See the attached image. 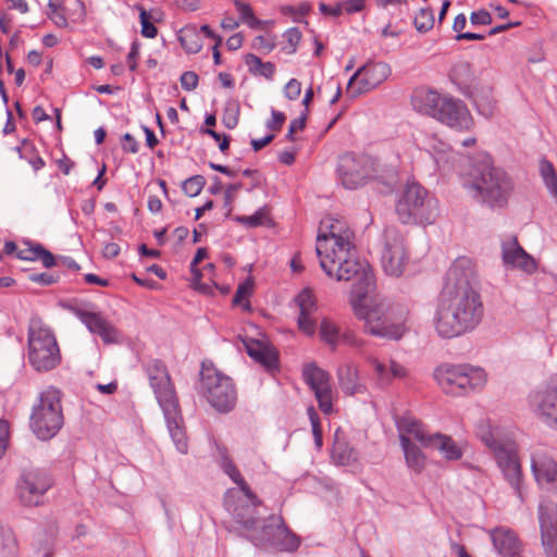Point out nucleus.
Returning <instances> with one entry per match:
<instances>
[{
	"label": "nucleus",
	"instance_id": "55",
	"mask_svg": "<svg viewBox=\"0 0 557 557\" xmlns=\"http://www.w3.org/2000/svg\"><path fill=\"white\" fill-rule=\"evenodd\" d=\"M37 261H40L46 268H52L57 264L55 257L42 245H38Z\"/></svg>",
	"mask_w": 557,
	"mask_h": 557
},
{
	"label": "nucleus",
	"instance_id": "33",
	"mask_svg": "<svg viewBox=\"0 0 557 557\" xmlns=\"http://www.w3.org/2000/svg\"><path fill=\"white\" fill-rule=\"evenodd\" d=\"M449 77L461 92H467L474 81L471 64L467 61L457 62L451 67Z\"/></svg>",
	"mask_w": 557,
	"mask_h": 557
},
{
	"label": "nucleus",
	"instance_id": "61",
	"mask_svg": "<svg viewBox=\"0 0 557 557\" xmlns=\"http://www.w3.org/2000/svg\"><path fill=\"white\" fill-rule=\"evenodd\" d=\"M470 21L473 25H487L492 23V16L487 11L472 12Z\"/></svg>",
	"mask_w": 557,
	"mask_h": 557
},
{
	"label": "nucleus",
	"instance_id": "39",
	"mask_svg": "<svg viewBox=\"0 0 557 557\" xmlns=\"http://www.w3.org/2000/svg\"><path fill=\"white\" fill-rule=\"evenodd\" d=\"M245 63L248 66L250 73L255 75H261L265 78H272L275 73V66L271 62H262V60L255 54H247Z\"/></svg>",
	"mask_w": 557,
	"mask_h": 557
},
{
	"label": "nucleus",
	"instance_id": "24",
	"mask_svg": "<svg viewBox=\"0 0 557 557\" xmlns=\"http://www.w3.org/2000/svg\"><path fill=\"white\" fill-rule=\"evenodd\" d=\"M170 436L181 454H187L188 440L186 436L184 420L182 417L180 404L162 408Z\"/></svg>",
	"mask_w": 557,
	"mask_h": 557
},
{
	"label": "nucleus",
	"instance_id": "44",
	"mask_svg": "<svg viewBox=\"0 0 557 557\" xmlns=\"http://www.w3.org/2000/svg\"><path fill=\"white\" fill-rule=\"evenodd\" d=\"M299 313L312 314L317 309L315 299L310 289L301 290L295 299Z\"/></svg>",
	"mask_w": 557,
	"mask_h": 557
},
{
	"label": "nucleus",
	"instance_id": "52",
	"mask_svg": "<svg viewBox=\"0 0 557 557\" xmlns=\"http://www.w3.org/2000/svg\"><path fill=\"white\" fill-rule=\"evenodd\" d=\"M298 326L307 335H313L315 332V322L311 314L299 313Z\"/></svg>",
	"mask_w": 557,
	"mask_h": 557
},
{
	"label": "nucleus",
	"instance_id": "23",
	"mask_svg": "<svg viewBox=\"0 0 557 557\" xmlns=\"http://www.w3.org/2000/svg\"><path fill=\"white\" fill-rule=\"evenodd\" d=\"M502 257L506 265L520 269L528 274L536 271L535 260L519 245L516 237L502 243Z\"/></svg>",
	"mask_w": 557,
	"mask_h": 557
},
{
	"label": "nucleus",
	"instance_id": "21",
	"mask_svg": "<svg viewBox=\"0 0 557 557\" xmlns=\"http://www.w3.org/2000/svg\"><path fill=\"white\" fill-rule=\"evenodd\" d=\"M531 470L540 485H546L557 492V462L543 448L531 455Z\"/></svg>",
	"mask_w": 557,
	"mask_h": 557
},
{
	"label": "nucleus",
	"instance_id": "60",
	"mask_svg": "<svg viewBox=\"0 0 557 557\" xmlns=\"http://www.w3.org/2000/svg\"><path fill=\"white\" fill-rule=\"evenodd\" d=\"M122 149L125 152L137 153L139 144L129 133H126L122 138Z\"/></svg>",
	"mask_w": 557,
	"mask_h": 557
},
{
	"label": "nucleus",
	"instance_id": "19",
	"mask_svg": "<svg viewBox=\"0 0 557 557\" xmlns=\"http://www.w3.org/2000/svg\"><path fill=\"white\" fill-rule=\"evenodd\" d=\"M435 119L451 128L460 131L469 129L473 123L467 106L461 100L451 97H444Z\"/></svg>",
	"mask_w": 557,
	"mask_h": 557
},
{
	"label": "nucleus",
	"instance_id": "20",
	"mask_svg": "<svg viewBox=\"0 0 557 557\" xmlns=\"http://www.w3.org/2000/svg\"><path fill=\"white\" fill-rule=\"evenodd\" d=\"M70 310L81 320L90 333L99 335L103 343L113 344L117 342L119 333L116 329L99 312L87 310L78 306L71 307Z\"/></svg>",
	"mask_w": 557,
	"mask_h": 557
},
{
	"label": "nucleus",
	"instance_id": "28",
	"mask_svg": "<svg viewBox=\"0 0 557 557\" xmlns=\"http://www.w3.org/2000/svg\"><path fill=\"white\" fill-rule=\"evenodd\" d=\"M244 346L250 358L271 371L277 367V355L273 347L262 341L247 339Z\"/></svg>",
	"mask_w": 557,
	"mask_h": 557
},
{
	"label": "nucleus",
	"instance_id": "10",
	"mask_svg": "<svg viewBox=\"0 0 557 557\" xmlns=\"http://www.w3.org/2000/svg\"><path fill=\"white\" fill-rule=\"evenodd\" d=\"M403 223L432 224L438 215L437 201L419 184H409L396 206Z\"/></svg>",
	"mask_w": 557,
	"mask_h": 557
},
{
	"label": "nucleus",
	"instance_id": "49",
	"mask_svg": "<svg viewBox=\"0 0 557 557\" xmlns=\"http://www.w3.org/2000/svg\"><path fill=\"white\" fill-rule=\"evenodd\" d=\"M139 17H140L141 34H143V36H145L147 38H154L157 36L158 29L150 22V16L146 12V10L140 9Z\"/></svg>",
	"mask_w": 557,
	"mask_h": 557
},
{
	"label": "nucleus",
	"instance_id": "64",
	"mask_svg": "<svg viewBox=\"0 0 557 557\" xmlns=\"http://www.w3.org/2000/svg\"><path fill=\"white\" fill-rule=\"evenodd\" d=\"M366 0H346L342 4V10L344 9L347 13H356L360 12L364 8Z\"/></svg>",
	"mask_w": 557,
	"mask_h": 557
},
{
	"label": "nucleus",
	"instance_id": "43",
	"mask_svg": "<svg viewBox=\"0 0 557 557\" xmlns=\"http://www.w3.org/2000/svg\"><path fill=\"white\" fill-rule=\"evenodd\" d=\"M67 21L72 23H84L86 18V8L81 0H66Z\"/></svg>",
	"mask_w": 557,
	"mask_h": 557
},
{
	"label": "nucleus",
	"instance_id": "22",
	"mask_svg": "<svg viewBox=\"0 0 557 557\" xmlns=\"http://www.w3.org/2000/svg\"><path fill=\"white\" fill-rule=\"evenodd\" d=\"M354 233L346 223L338 219L326 218L321 221L317 245L326 244L330 246L355 245Z\"/></svg>",
	"mask_w": 557,
	"mask_h": 557
},
{
	"label": "nucleus",
	"instance_id": "4",
	"mask_svg": "<svg viewBox=\"0 0 557 557\" xmlns=\"http://www.w3.org/2000/svg\"><path fill=\"white\" fill-rule=\"evenodd\" d=\"M463 187L478 201L503 206L511 190V183L502 169L493 165L490 156L481 154L466 173Z\"/></svg>",
	"mask_w": 557,
	"mask_h": 557
},
{
	"label": "nucleus",
	"instance_id": "48",
	"mask_svg": "<svg viewBox=\"0 0 557 557\" xmlns=\"http://www.w3.org/2000/svg\"><path fill=\"white\" fill-rule=\"evenodd\" d=\"M283 37L287 41V46H285L283 49L289 54L295 53L301 39L300 30L296 27L288 28L284 33Z\"/></svg>",
	"mask_w": 557,
	"mask_h": 557
},
{
	"label": "nucleus",
	"instance_id": "35",
	"mask_svg": "<svg viewBox=\"0 0 557 557\" xmlns=\"http://www.w3.org/2000/svg\"><path fill=\"white\" fill-rule=\"evenodd\" d=\"M429 447L440 450L447 460H458L462 456L460 447L453 438L441 433L432 434V441Z\"/></svg>",
	"mask_w": 557,
	"mask_h": 557
},
{
	"label": "nucleus",
	"instance_id": "37",
	"mask_svg": "<svg viewBox=\"0 0 557 557\" xmlns=\"http://www.w3.org/2000/svg\"><path fill=\"white\" fill-rule=\"evenodd\" d=\"M319 337L332 351H335L341 342L342 334L334 321L324 318L319 325Z\"/></svg>",
	"mask_w": 557,
	"mask_h": 557
},
{
	"label": "nucleus",
	"instance_id": "62",
	"mask_svg": "<svg viewBox=\"0 0 557 557\" xmlns=\"http://www.w3.org/2000/svg\"><path fill=\"white\" fill-rule=\"evenodd\" d=\"M29 280L42 286H49L57 282L55 277L49 273H33L29 275Z\"/></svg>",
	"mask_w": 557,
	"mask_h": 557
},
{
	"label": "nucleus",
	"instance_id": "58",
	"mask_svg": "<svg viewBox=\"0 0 557 557\" xmlns=\"http://www.w3.org/2000/svg\"><path fill=\"white\" fill-rule=\"evenodd\" d=\"M341 341L355 348H361L364 345V341L352 331H345Z\"/></svg>",
	"mask_w": 557,
	"mask_h": 557
},
{
	"label": "nucleus",
	"instance_id": "34",
	"mask_svg": "<svg viewBox=\"0 0 557 557\" xmlns=\"http://www.w3.org/2000/svg\"><path fill=\"white\" fill-rule=\"evenodd\" d=\"M400 446L407 467L414 473H421L425 468L426 457L420 447L414 443H409L406 438H401Z\"/></svg>",
	"mask_w": 557,
	"mask_h": 557
},
{
	"label": "nucleus",
	"instance_id": "32",
	"mask_svg": "<svg viewBox=\"0 0 557 557\" xmlns=\"http://www.w3.org/2000/svg\"><path fill=\"white\" fill-rule=\"evenodd\" d=\"M283 520L278 517H271L267 522H260L253 527V530L246 534V537L256 546L268 547L271 537L275 534L277 523Z\"/></svg>",
	"mask_w": 557,
	"mask_h": 557
},
{
	"label": "nucleus",
	"instance_id": "59",
	"mask_svg": "<svg viewBox=\"0 0 557 557\" xmlns=\"http://www.w3.org/2000/svg\"><path fill=\"white\" fill-rule=\"evenodd\" d=\"M252 47L264 53H269L273 50L274 44L267 37L259 35L253 39Z\"/></svg>",
	"mask_w": 557,
	"mask_h": 557
},
{
	"label": "nucleus",
	"instance_id": "30",
	"mask_svg": "<svg viewBox=\"0 0 557 557\" xmlns=\"http://www.w3.org/2000/svg\"><path fill=\"white\" fill-rule=\"evenodd\" d=\"M331 457L338 466H350L358 460V453L348 445L339 429H337L334 434V444Z\"/></svg>",
	"mask_w": 557,
	"mask_h": 557
},
{
	"label": "nucleus",
	"instance_id": "41",
	"mask_svg": "<svg viewBox=\"0 0 557 557\" xmlns=\"http://www.w3.org/2000/svg\"><path fill=\"white\" fill-rule=\"evenodd\" d=\"M234 5L236 7V9L240 15V21L243 23H246L250 28H253V29L262 27L264 22L258 20L255 16L251 7L248 3H245L240 0H235Z\"/></svg>",
	"mask_w": 557,
	"mask_h": 557
},
{
	"label": "nucleus",
	"instance_id": "8",
	"mask_svg": "<svg viewBox=\"0 0 557 557\" xmlns=\"http://www.w3.org/2000/svg\"><path fill=\"white\" fill-rule=\"evenodd\" d=\"M434 376L446 394L462 395L481 389L487 382L484 369L463 364H442L434 371Z\"/></svg>",
	"mask_w": 557,
	"mask_h": 557
},
{
	"label": "nucleus",
	"instance_id": "26",
	"mask_svg": "<svg viewBox=\"0 0 557 557\" xmlns=\"http://www.w3.org/2000/svg\"><path fill=\"white\" fill-rule=\"evenodd\" d=\"M399 441L406 438L409 443L417 441L423 447H429L432 434H429L423 424L411 416H404L397 421Z\"/></svg>",
	"mask_w": 557,
	"mask_h": 557
},
{
	"label": "nucleus",
	"instance_id": "15",
	"mask_svg": "<svg viewBox=\"0 0 557 557\" xmlns=\"http://www.w3.org/2000/svg\"><path fill=\"white\" fill-rule=\"evenodd\" d=\"M391 75V67L384 62L367 63L349 78L347 90L352 97L366 94L379 87Z\"/></svg>",
	"mask_w": 557,
	"mask_h": 557
},
{
	"label": "nucleus",
	"instance_id": "1",
	"mask_svg": "<svg viewBox=\"0 0 557 557\" xmlns=\"http://www.w3.org/2000/svg\"><path fill=\"white\" fill-rule=\"evenodd\" d=\"M315 250L327 276L352 282L349 305L355 318L363 323V331L387 339L401 338L406 331L407 310L391 305L382 297H368L374 286V276L370 264L360 260L356 246L319 244Z\"/></svg>",
	"mask_w": 557,
	"mask_h": 557
},
{
	"label": "nucleus",
	"instance_id": "36",
	"mask_svg": "<svg viewBox=\"0 0 557 557\" xmlns=\"http://www.w3.org/2000/svg\"><path fill=\"white\" fill-rule=\"evenodd\" d=\"M178 40L187 53H198L203 46L202 35L196 25H186L178 33Z\"/></svg>",
	"mask_w": 557,
	"mask_h": 557
},
{
	"label": "nucleus",
	"instance_id": "46",
	"mask_svg": "<svg viewBox=\"0 0 557 557\" xmlns=\"http://www.w3.org/2000/svg\"><path fill=\"white\" fill-rule=\"evenodd\" d=\"M253 289V283L250 280H247L246 282L239 284L237 287V290L233 298L234 305H243V307L247 310L250 309V305L248 302L243 304V299L249 297Z\"/></svg>",
	"mask_w": 557,
	"mask_h": 557
},
{
	"label": "nucleus",
	"instance_id": "5",
	"mask_svg": "<svg viewBox=\"0 0 557 557\" xmlns=\"http://www.w3.org/2000/svg\"><path fill=\"white\" fill-rule=\"evenodd\" d=\"M478 436L493 451L505 480L522 500V471L516 443L509 437H504L498 428H492L488 424L479 425Z\"/></svg>",
	"mask_w": 557,
	"mask_h": 557
},
{
	"label": "nucleus",
	"instance_id": "13",
	"mask_svg": "<svg viewBox=\"0 0 557 557\" xmlns=\"http://www.w3.org/2000/svg\"><path fill=\"white\" fill-rule=\"evenodd\" d=\"M52 486V479L41 469H26L21 473L16 493L24 506H39L46 492Z\"/></svg>",
	"mask_w": 557,
	"mask_h": 557
},
{
	"label": "nucleus",
	"instance_id": "2",
	"mask_svg": "<svg viewBox=\"0 0 557 557\" xmlns=\"http://www.w3.org/2000/svg\"><path fill=\"white\" fill-rule=\"evenodd\" d=\"M475 269L471 259L460 257L449 268L434 314V327L442 338H455L473 331L483 317V305L474 289Z\"/></svg>",
	"mask_w": 557,
	"mask_h": 557
},
{
	"label": "nucleus",
	"instance_id": "63",
	"mask_svg": "<svg viewBox=\"0 0 557 557\" xmlns=\"http://www.w3.org/2000/svg\"><path fill=\"white\" fill-rule=\"evenodd\" d=\"M9 441V426L7 421L0 420V458L4 454Z\"/></svg>",
	"mask_w": 557,
	"mask_h": 557
},
{
	"label": "nucleus",
	"instance_id": "27",
	"mask_svg": "<svg viewBox=\"0 0 557 557\" xmlns=\"http://www.w3.org/2000/svg\"><path fill=\"white\" fill-rule=\"evenodd\" d=\"M442 101H444V97L436 90L423 87L416 89L411 97L412 107L417 112L434 119L442 106Z\"/></svg>",
	"mask_w": 557,
	"mask_h": 557
},
{
	"label": "nucleus",
	"instance_id": "42",
	"mask_svg": "<svg viewBox=\"0 0 557 557\" xmlns=\"http://www.w3.org/2000/svg\"><path fill=\"white\" fill-rule=\"evenodd\" d=\"M413 25L420 33L430 30L434 25L433 11L429 8H421L413 18Z\"/></svg>",
	"mask_w": 557,
	"mask_h": 557
},
{
	"label": "nucleus",
	"instance_id": "40",
	"mask_svg": "<svg viewBox=\"0 0 557 557\" xmlns=\"http://www.w3.org/2000/svg\"><path fill=\"white\" fill-rule=\"evenodd\" d=\"M429 152L433 156L435 162L440 165L442 162L445 163L448 161V154L450 153V147L440 140L436 137H432L429 139L428 148Z\"/></svg>",
	"mask_w": 557,
	"mask_h": 557
},
{
	"label": "nucleus",
	"instance_id": "38",
	"mask_svg": "<svg viewBox=\"0 0 557 557\" xmlns=\"http://www.w3.org/2000/svg\"><path fill=\"white\" fill-rule=\"evenodd\" d=\"M46 14L57 27H67L66 0H49Z\"/></svg>",
	"mask_w": 557,
	"mask_h": 557
},
{
	"label": "nucleus",
	"instance_id": "9",
	"mask_svg": "<svg viewBox=\"0 0 557 557\" xmlns=\"http://www.w3.org/2000/svg\"><path fill=\"white\" fill-rule=\"evenodd\" d=\"M200 376V388L208 403L220 412L231 411L237 401L232 379L206 362H202Z\"/></svg>",
	"mask_w": 557,
	"mask_h": 557
},
{
	"label": "nucleus",
	"instance_id": "51",
	"mask_svg": "<svg viewBox=\"0 0 557 557\" xmlns=\"http://www.w3.org/2000/svg\"><path fill=\"white\" fill-rule=\"evenodd\" d=\"M368 361L373 366L376 376L381 383L385 384L391 382L389 369H387L385 364L375 358H369Z\"/></svg>",
	"mask_w": 557,
	"mask_h": 557
},
{
	"label": "nucleus",
	"instance_id": "12",
	"mask_svg": "<svg viewBox=\"0 0 557 557\" xmlns=\"http://www.w3.org/2000/svg\"><path fill=\"white\" fill-rule=\"evenodd\" d=\"M409 261V252L404 235L393 226L384 232V246L381 262L388 276L399 277L404 274Z\"/></svg>",
	"mask_w": 557,
	"mask_h": 557
},
{
	"label": "nucleus",
	"instance_id": "25",
	"mask_svg": "<svg viewBox=\"0 0 557 557\" xmlns=\"http://www.w3.org/2000/svg\"><path fill=\"white\" fill-rule=\"evenodd\" d=\"M494 548L499 555L517 557L521 550V544L516 533L507 528L499 527L490 531Z\"/></svg>",
	"mask_w": 557,
	"mask_h": 557
},
{
	"label": "nucleus",
	"instance_id": "17",
	"mask_svg": "<svg viewBox=\"0 0 557 557\" xmlns=\"http://www.w3.org/2000/svg\"><path fill=\"white\" fill-rule=\"evenodd\" d=\"M542 545L547 557H557V504L542 500L539 506Z\"/></svg>",
	"mask_w": 557,
	"mask_h": 557
},
{
	"label": "nucleus",
	"instance_id": "31",
	"mask_svg": "<svg viewBox=\"0 0 557 557\" xmlns=\"http://www.w3.org/2000/svg\"><path fill=\"white\" fill-rule=\"evenodd\" d=\"M274 532L275 534L271 537L268 547L280 552H294L299 547L300 539L292 533L283 521L277 523Z\"/></svg>",
	"mask_w": 557,
	"mask_h": 557
},
{
	"label": "nucleus",
	"instance_id": "11",
	"mask_svg": "<svg viewBox=\"0 0 557 557\" xmlns=\"http://www.w3.org/2000/svg\"><path fill=\"white\" fill-rule=\"evenodd\" d=\"M337 174L346 189H357L372 180L384 177L379 161L370 154L345 153L339 158Z\"/></svg>",
	"mask_w": 557,
	"mask_h": 557
},
{
	"label": "nucleus",
	"instance_id": "57",
	"mask_svg": "<svg viewBox=\"0 0 557 557\" xmlns=\"http://www.w3.org/2000/svg\"><path fill=\"white\" fill-rule=\"evenodd\" d=\"M38 245L39 244H35L26 248L20 249L16 253V257L21 260L37 261Z\"/></svg>",
	"mask_w": 557,
	"mask_h": 557
},
{
	"label": "nucleus",
	"instance_id": "47",
	"mask_svg": "<svg viewBox=\"0 0 557 557\" xmlns=\"http://www.w3.org/2000/svg\"><path fill=\"white\" fill-rule=\"evenodd\" d=\"M267 218V212L264 209H259L251 215H239L236 216V221L247 227H257L263 224Z\"/></svg>",
	"mask_w": 557,
	"mask_h": 557
},
{
	"label": "nucleus",
	"instance_id": "45",
	"mask_svg": "<svg viewBox=\"0 0 557 557\" xmlns=\"http://www.w3.org/2000/svg\"><path fill=\"white\" fill-rule=\"evenodd\" d=\"M205 184L206 180L202 175H194L183 183V190L187 196L196 197L201 193Z\"/></svg>",
	"mask_w": 557,
	"mask_h": 557
},
{
	"label": "nucleus",
	"instance_id": "29",
	"mask_svg": "<svg viewBox=\"0 0 557 557\" xmlns=\"http://www.w3.org/2000/svg\"><path fill=\"white\" fill-rule=\"evenodd\" d=\"M338 384L346 395L364 393L366 386L360 382L357 368L352 363H346L337 369Z\"/></svg>",
	"mask_w": 557,
	"mask_h": 557
},
{
	"label": "nucleus",
	"instance_id": "6",
	"mask_svg": "<svg viewBox=\"0 0 557 557\" xmlns=\"http://www.w3.org/2000/svg\"><path fill=\"white\" fill-rule=\"evenodd\" d=\"M28 361L38 372H47L61 362V352L55 335L39 318L28 326Z\"/></svg>",
	"mask_w": 557,
	"mask_h": 557
},
{
	"label": "nucleus",
	"instance_id": "14",
	"mask_svg": "<svg viewBox=\"0 0 557 557\" xmlns=\"http://www.w3.org/2000/svg\"><path fill=\"white\" fill-rule=\"evenodd\" d=\"M145 370L160 408L178 404V398L165 364L161 360L152 359L146 363Z\"/></svg>",
	"mask_w": 557,
	"mask_h": 557
},
{
	"label": "nucleus",
	"instance_id": "16",
	"mask_svg": "<svg viewBox=\"0 0 557 557\" xmlns=\"http://www.w3.org/2000/svg\"><path fill=\"white\" fill-rule=\"evenodd\" d=\"M302 375L305 382L314 392L319 408L325 414L333 410V395L330 384V374L315 363H309L304 367Z\"/></svg>",
	"mask_w": 557,
	"mask_h": 557
},
{
	"label": "nucleus",
	"instance_id": "7",
	"mask_svg": "<svg viewBox=\"0 0 557 557\" xmlns=\"http://www.w3.org/2000/svg\"><path fill=\"white\" fill-rule=\"evenodd\" d=\"M63 425L61 398L58 389L48 387L39 394L30 414V429L42 441L52 438Z\"/></svg>",
	"mask_w": 557,
	"mask_h": 557
},
{
	"label": "nucleus",
	"instance_id": "53",
	"mask_svg": "<svg viewBox=\"0 0 557 557\" xmlns=\"http://www.w3.org/2000/svg\"><path fill=\"white\" fill-rule=\"evenodd\" d=\"M301 92V84L296 78H292L287 82L284 88V95L289 100H296Z\"/></svg>",
	"mask_w": 557,
	"mask_h": 557
},
{
	"label": "nucleus",
	"instance_id": "50",
	"mask_svg": "<svg viewBox=\"0 0 557 557\" xmlns=\"http://www.w3.org/2000/svg\"><path fill=\"white\" fill-rule=\"evenodd\" d=\"M180 82L183 89L191 91L198 86L199 77L195 72L186 71L181 75Z\"/></svg>",
	"mask_w": 557,
	"mask_h": 557
},
{
	"label": "nucleus",
	"instance_id": "18",
	"mask_svg": "<svg viewBox=\"0 0 557 557\" xmlns=\"http://www.w3.org/2000/svg\"><path fill=\"white\" fill-rule=\"evenodd\" d=\"M530 404L544 424L557 430V379L552 380L545 388L532 393Z\"/></svg>",
	"mask_w": 557,
	"mask_h": 557
},
{
	"label": "nucleus",
	"instance_id": "56",
	"mask_svg": "<svg viewBox=\"0 0 557 557\" xmlns=\"http://www.w3.org/2000/svg\"><path fill=\"white\" fill-rule=\"evenodd\" d=\"M286 120L283 112L272 109V119L267 122V128L271 131H280Z\"/></svg>",
	"mask_w": 557,
	"mask_h": 557
},
{
	"label": "nucleus",
	"instance_id": "3",
	"mask_svg": "<svg viewBox=\"0 0 557 557\" xmlns=\"http://www.w3.org/2000/svg\"><path fill=\"white\" fill-rule=\"evenodd\" d=\"M214 459L222 471L238 486L226 491L224 506L246 535L259 523L257 507L262 503L242 476L226 447L216 445Z\"/></svg>",
	"mask_w": 557,
	"mask_h": 557
},
{
	"label": "nucleus",
	"instance_id": "54",
	"mask_svg": "<svg viewBox=\"0 0 557 557\" xmlns=\"http://www.w3.org/2000/svg\"><path fill=\"white\" fill-rule=\"evenodd\" d=\"M375 4L379 9L386 10L388 5L398 9V15H404V8L407 9V0H375Z\"/></svg>",
	"mask_w": 557,
	"mask_h": 557
}]
</instances>
